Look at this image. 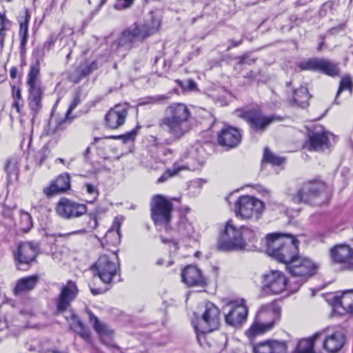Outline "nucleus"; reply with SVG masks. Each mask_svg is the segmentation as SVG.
I'll return each instance as SVG.
<instances>
[{"label": "nucleus", "instance_id": "1", "mask_svg": "<svg viewBox=\"0 0 353 353\" xmlns=\"http://www.w3.org/2000/svg\"><path fill=\"white\" fill-rule=\"evenodd\" d=\"M161 20L152 12L144 23H134L123 31L120 37L113 43L112 50L120 56L124 57L133 44L142 41L146 37L157 32L160 28Z\"/></svg>", "mask_w": 353, "mask_h": 353}, {"label": "nucleus", "instance_id": "2", "mask_svg": "<svg viewBox=\"0 0 353 353\" xmlns=\"http://www.w3.org/2000/svg\"><path fill=\"white\" fill-rule=\"evenodd\" d=\"M190 118L191 112L185 104L173 103L165 108L159 126L170 135L172 141H176L190 131Z\"/></svg>", "mask_w": 353, "mask_h": 353}, {"label": "nucleus", "instance_id": "3", "mask_svg": "<svg viewBox=\"0 0 353 353\" xmlns=\"http://www.w3.org/2000/svg\"><path fill=\"white\" fill-rule=\"evenodd\" d=\"M53 45L54 41L52 39L48 40L42 45L39 46L33 52L35 64L30 67L27 76V84L29 91V106L34 112H37L41 108L43 92L39 79V65Z\"/></svg>", "mask_w": 353, "mask_h": 353}, {"label": "nucleus", "instance_id": "4", "mask_svg": "<svg viewBox=\"0 0 353 353\" xmlns=\"http://www.w3.org/2000/svg\"><path fill=\"white\" fill-rule=\"evenodd\" d=\"M299 243L290 234L272 233L265 236L268 254L286 266L299 254Z\"/></svg>", "mask_w": 353, "mask_h": 353}, {"label": "nucleus", "instance_id": "5", "mask_svg": "<svg viewBox=\"0 0 353 353\" xmlns=\"http://www.w3.org/2000/svg\"><path fill=\"white\" fill-rule=\"evenodd\" d=\"M281 309L276 301L261 305L256 314L255 320L245 334L249 339L264 334L274 327L281 319Z\"/></svg>", "mask_w": 353, "mask_h": 353}, {"label": "nucleus", "instance_id": "6", "mask_svg": "<svg viewBox=\"0 0 353 353\" xmlns=\"http://www.w3.org/2000/svg\"><path fill=\"white\" fill-rule=\"evenodd\" d=\"M202 310L201 319L197 322H193V325L196 333L198 342L203 345L205 335L217 330L220 324L219 310L211 302H206L200 306Z\"/></svg>", "mask_w": 353, "mask_h": 353}, {"label": "nucleus", "instance_id": "7", "mask_svg": "<svg viewBox=\"0 0 353 353\" xmlns=\"http://www.w3.org/2000/svg\"><path fill=\"white\" fill-rule=\"evenodd\" d=\"M286 268L294 279L291 283H296L297 285L294 288L291 283L290 289L292 291H296L306 282L308 278L316 273L317 265L310 259L300 256L298 254Z\"/></svg>", "mask_w": 353, "mask_h": 353}, {"label": "nucleus", "instance_id": "8", "mask_svg": "<svg viewBox=\"0 0 353 353\" xmlns=\"http://www.w3.org/2000/svg\"><path fill=\"white\" fill-rule=\"evenodd\" d=\"M326 190L325 184L320 181L305 183L296 192L289 194L291 201L294 203L317 204L318 199L322 197Z\"/></svg>", "mask_w": 353, "mask_h": 353}, {"label": "nucleus", "instance_id": "9", "mask_svg": "<svg viewBox=\"0 0 353 353\" xmlns=\"http://www.w3.org/2000/svg\"><path fill=\"white\" fill-rule=\"evenodd\" d=\"M96 274L105 283H110L112 279L119 273L120 264L116 252L100 256L93 265Z\"/></svg>", "mask_w": 353, "mask_h": 353}, {"label": "nucleus", "instance_id": "10", "mask_svg": "<svg viewBox=\"0 0 353 353\" xmlns=\"http://www.w3.org/2000/svg\"><path fill=\"white\" fill-rule=\"evenodd\" d=\"M235 113L238 117L245 119L250 128L256 132L262 133L271 123L281 121V117L279 116L265 115L261 110L256 109L237 110Z\"/></svg>", "mask_w": 353, "mask_h": 353}, {"label": "nucleus", "instance_id": "11", "mask_svg": "<svg viewBox=\"0 0 353 353\" xmlns=\"http://www.w3.org/2000/svg\"><path fill=\"white\" fill-rule=\"evenodd\" d=\"M241 227H237L232 220H228L221 233L218 249L222 251L242 250Z\"/></svg>", "mask_w": 353, "mask_h": 353}, {"label": "nucleus", "instance_id": "12", "mask_svg": "<svg viewBox=\"0 0 353 353\" xmlns=\"http://www.w3.org/2000/svg\"><path fill=\"white\" fill-rule=\"evenodd\" d=\"M151 217L157 225H167L171 219L173 205L165 196L156 194L150 203Z\"/></svg>", "mask_w": 353, "mask_h": 353}, {"label": "nucleus", "instance_id": "13", "mask_svg": "<svg viewBox=\"0 0 353 353\" xmlns=\"http://www.w3.org/2000/svg\"><path fill=\"white\" fill-rule=\"evenodd\" d=\"M265 208L264 203L250 196H242L235 203V213L243 219H259Z\"/></svg>", "mask_w": 353, "mask_h": 353}, {"label": "nucleus", "instance_id": "14", "mask_svg": "<svg viewBox=\"0 0 353 353\" xmlns=\"http://www.w3.org/2000/svg\"><path fill=\"white\" fill-rule=\"evenodd\" d=\"M329 254L333 264L339 265L343 270H353V248L350 245L336 244L330 249Z\"/></svg>", "mask_w": 353, "mask_h": 353}, {"label": "nucleus", "instance_id": "15", "mask_svg": "<svg viewBox=\"0 0 353 353\" xmlns=\"http://www.w3.org/2000/svg\"><path fill=\"white\" fill-rule=\"evenodd\" d=\"M55 211L62 219H72L85 214L87 212V206L67 198H62L57 203Z\"/></svg>", "mask_w": 353, "mask_h": 353}, {"label": "nucleus", "instance_id": "16", "mask_svg": "<svg viewBox=\"0 0 353 353\" xmlns=\"http://www.w3.org/2000/svg\"><path fill=\"white\" fill-rule=\"evenodd\" d=\"M263 287L268 293L279 294L286 289L287 278L281 271L270 270L263 276Z\"/></svg>", "mask_w": 353, "mask_h": 353}, {"label": "nucleus", "instance_id": "17", "mask_svg": "<svg viewBox=\"0 0 353 353\" xmlns=\"http://www.w3.org/2000/svg\"><path fill=\"white\" fill-rule=\"evenodd\" d=\"M228 312L225 315L227 324L238 327L246 321L248 309L243 300L231 302L228 305Z\"/></svg>", "mask_w": 353, "mask_h": 353}, {"label": "nucleus", "instance_id": "18", "mask_svg": "<svg viewBox=\"0 0 353 353\" xmlns=\"http://www.w3.org/2000/svg\"><path fill=\"white\" fill-rule=\"evenodd\" d=\"M299 67L303 70L320 71L332 77L338 76L340 72L336 64L323 59H312L300 63Z\"/></svg>", "mask_w": 353, "mask_h": 353}, {"label": "nucleus", "instance_id": "19", "mask_svg": "<svg viewBox=\"0 0 353 353\" xmlns=\"http://www.w3.org/2000/svg\"><path fill=\"white\" fill-rule=\"evenodd\" d=\"M79 290L76 283L72 281H68L67 283L61 288L60 294L57 299V307L59 312L67 310L71 302L76 298Z\"/></svg>", "mask_w": 353, "mask_h": 353}, {"label": "nucleus", "instance_id": "20", "mask_svg": "<svg viewBox=\"0 0 353 353\" xmlns=\"http://www.w3.org/2000/svg\"><path fill=\"white\" fill-rule=\"evenodd\" d=\"M128 106L127 104H117L114 105L105 115V125L110 129H117L122 125L128 114Z\"/></svg>", "mask_w": 353, "mask_h": 353}, {"label": "nucleus", "instance_id": "21", "mask_svg": "<svg viewBox=\"0 0 353 353\" xmlns=\"http://www.w3.org/2000/svg\"><path fill=\"white\" fill-rule=\"evenodd\" d=\"M39 246L33 242H24L21 243L14 252L15 260L19 264L29 265L32 262L38 253Z\"/></svg>", "mask_w": 353, "mask_h": 353}, {"label": "nucleus", "instance_id": "22", "mask_svg": "<svg viewBox=\"0 0 353 353\" xmlns=\"http://www.w3.org/2000/svg\"><path fill=\"white\" fill-rule=\"evenodd\" d=\"M217 140L220 145L232 148L241 142V134L237 128L225 125L219 133Z\"/></svg>", "mask_w": 353, "mask_h": 353}, {"label": "nucleus", "instance_id": "23", "mask_svg": "<svg viewBox=\"0 0 353 353\" xmlns=\"http://www.w3.org/2000/svg\"><path fill=\"white\" fill-rule=\"evenodd\" d=\"M182 281L189 287H203L206 285V279L201 271L196 266H186L181 272Z\"/></svg>", "mask_w": 353, "mask_h": 353}, {"label": "nucleus", "instance_id": "24", "mask_svg": "<svg viewBox=\"0 0 353 353\" xmlns=\"http://www.w3.org/2000/svg\"><path fill=\"white\" fill-rule=\"evenodd\" d=\"M70 188V178L68 174L59 175L50 184L43 188V193L48 197L52 196L55 194L64 192Z\"/></svg>", "mask_w": 353, "mask_h": 353}, {"label": "nucleus", "instance_id": "25", "mask_svg": "<svg viewBox=\"0 0 353 353\" xmlns=\"http://www.w3.org/2000/svg\"><path fill=\"white\" fill-rule=\"evenodd\" d=\"M345 339V335L341 331H335L331 334L326 333L323 347L330 353L337 352L343 347Z\"/></svg>", "mask_w": 353, "mask_h": 353}, {"label": "nucleus", "instance_id": "26", "mask_svg": "<svg viewBox=\"0 0 353 353\" xmlns=\"http://www.w3.org/2000/svg\"><path fill=\"white\" fill-rule=\"evenodd\" d=\"M253 353H286V345L283 342L266 341L253 346Z\"/></svg>", "mask_w": 353, "mask_h": 353}, {"label": "nucleus", "instance_id": "27", "mask_svg": "<svg viewBox=\"0 0 353 353\" xmlns=\"http://www.w3.org/2000/svg\"><path fill=\"white\" fill-rule=\"evenodd\" d=\"M123 218L121 216H116L112 223V227L107 231L104 239L106 243L110 245L117 246L121 242L120 228L123 223Z\"/></svg>", "mask_w": 353, "mask_h": 353}, {"label": "nucleus", "instance_id": "28", "mask_svg": "<svg viewBox=\"0 0 353 353\" xmlns=\"http://www.w3.org/2000/svg\"><path fill=\"white\" fill-rule=\"evenodd\" d=\"M39 281L37 275H32L19 279L17 281L13 292L16 295L26 293L34 288Z\"/></svg>", "mask_w": 353, "mask_h": 353}, {"label": "nucleus", "instance_id": "29", "mask_svg": "<svg viewBox=\"0 0 353 353\" xmlns=\"http://www.w3.org/2000/svg\"><path fill=\"white\" fill-rule=\"evenodd\" d=\"M310 150H319L329 148L327 133L322 132H312L309 136Z\"/></svg>", "mask_w": 353, "mask_h": 353}, {"label": "nucleus", "instance_id": "30", "mask_svg": "<svg viewBox=\"0 0 353 353\" xmlns=\"http://www.w3.org/2000/svg\"><path fill=\"white\" fill-rule=\"evenodd\" d=\"M327 329H325L315 333L312 338L300 341L294 353H315L314 352V341L316 340L320 336L327 332Z\"/></svg>", "mask_w": 353, "mask_h": 353}, {"label": "nucleus", "instance_id": "31", "mask_svg": "<svg viewBox=\"0 0 353 353\" xmlns=\"http://www.w3.org/2000/svg\"><path fill=\"white\" fill-rule=\"evenodd\" d=\"M242 250L247 249L250 244L254 245L259 239L256 229L246 226H241Z\"/></svg>", "mask_w": 353, "mask_h": 353}, {"label": "nucleus", "instance_id": "32", "mask_svg": "<svg viewBox=\"0 0 353 353\" xmlns=\"http://www.w3.org/2000/svg\"><path fill=\"white\" fill-rule=\"evenodd\" d=\"M309 98L308 90L305 87L301 86L294 92V101L299 106L302 108L306 106Z\"/></svg>", "mask_w": 353, "mask_h": 353}, {"label": "nucleus", "instance_id": "33", "mask_svg": "<svg viewBox=\"0 0 353 353\" xmlns=\"http://www.w3.org/2000/svg\"><path fill=\"white\" fill-rule=\"evenodd\" d=\"M71 322L70 323V327L75 332H78L79 335L83 338L87 339L89 336V332L85 329L83 323L79 320L78 316L72 314L70 315Z\"/></svg>", "mask_w": 353, "mask_h": 353}, {"label": "nucleus", "instance_id": "34", "mask_svg": "<svg viewBox=\"0 0 353 353\" xmlns=\"http://www.w3.org/2000/svg\"><path fill=\"white\" fill-rule=\"evenodd\" d=\"M90 321L93 323V327L95 331L100 335L101 339L105 336H110L111 332L108 330L106 326L101 323L97 317L94 316L92 312H89Z\"/></svg>", "mask_w": 353, "mask_h": 353}, {"label": "nucleus", "instance_id": "35", "mask_svg": "<svg viewBox=\"0 0 353 353\" xmlns=\"http://www.w3.org/2000/svg\"><path fill=\"white\" fill-rule=\"evenodd\" d=\"M177 232L181 237L189 239L194 238V228L192 224L185 219L181 221L177 228Z\"/></svg>", "mask_w": 353, "mask_h": 353}, {"label": "nucleus", "instance_id": "36", "mask_svg": "<svg viewBox=\"0 0 353 353\" xmlns=\"http://www.w3.org/2000/svg\"><path fill=\"white\" fill-rule=\"evenodd\" d=\"M10 22L6 17L0 14V50L3 49L5 39L10 34Z\"/></svg>", "mask_w": 353, "mask_h": 353}, {"label": "nucleus", "instance_id": "37", "mask_svg": "<svg viewBox=\"0 0 353 353\" xmlns=\"http://www.w3.org/2000/svg\"><path fill=\"white\" fill-rule=\"evenodd\" d=\"M341 305L348 312L353 313V290L343 293Z\"/></svg>", "mask_w": 353, "mask_h": 353}, {"label": "nucleus", "instance_id": "38", "mask_svg": "<svg viewBox=\"0 0 353 353\" xmlns=\"http://www.w3.org/2000/svg\"><path fill=\"white\" fill-rule=\"evenodd\" d=\"M190 169L188 166H180L178 164H174L172 169L167 170L161 177H159L157 180L158 183H163L165 181L168 179L178 174V172L182 170Z\"/></svg>", "mask_w": 353, "mask_h": 353}, {"label": "nucleus", "instance_id": "39", "mask_svg": "<svg viewBox=\"0 0 353 353\" xmlns=\"http://www.w3.org/2000/svg\"><path fill=\"white\" fill-rule=\"evenodd\" d=\"M21 215V230L26 232L30 231L32 228L33 223L30 214L23 210L20 211Z\"/></svg>", "mask_w": 353, "mask_h": 353}, {"label": "nucleus", "instance_id": "40", "mask_svg": "<svg viewBox=\"0 0 353 353\" xmlns=\"http://www.w3.org/2000/svg\"><path fill=\"white\" fill-rule=\"evenodd\" d=\"M5 170L8 179H11L12 176H17L19 173L18 162L14 159L8 160L6 163Z\"/></svg>", "mask_w": 353, "mask_h": 353}, {"label": "nucleus", "instance_id": "41", "mask_svg": "<svg viewBox=\"0 0 353 353\" xmlns=\"http://www.w3.org/2000/svg\"><path fill=\"white\" fill-rule=\"evenodd\" d=\"M352 87L353 82L352 77L350 75L344 76L340 81L339 88L336 93V97L344 90H349L350 92H352Z\"/></svg>", "mask_w": 353, "mask_h": 353}, {"label": "nucleus", "instance_id": "42", "mask_svg": "<svg viewBox=\"0 0 353 353\" xmlns=\"http://www.w3.org/2000/svg\"><path fill=\"white\" fill-rule=\"evenodd\" d=\"M263 160L274 165H279L284 162V159L272 154L268 148L264 150Z\"/></svg>", "mask_w": 353, "mask_h": 353}, {"label": "nucleus", "instance_id": "43", "mask_svg": "<svg viewBox=\"0 0 353 353\" xmlns=\"http://www.w3.org/2000/svg\"><path fill=\"white\" fill-rule=\"evenodd\" d=\"M168 99V97L166 95H157L154 97H150L145 99H143L139 102V105H150V104H156V103H161L166 100Z\"/></svg>", "mask_w": 353, "mask_h": 353}, {"label": "nucleus", "instance_id": "44", "mask_svg": "<svg viewBox=\"0 0 353 353\" xmlns=\"http://www.w3.org/2000/svg\"><path fill=\"white\" fill-rule=\"evenodd\" d=\"M137 135V132L135 130H132L124 134L119 135V136H112L110 137L111 139H121L123 143H127L131 141H133L135 139Z\"/></svg>", "mask_w": 353, "mask_h": 353}, {"label": "nucleus", "instance_id": "45", "mask_svg": "<svg viewBox=\"0 0 353 353\" xmlns=\"http://www.w3.org/2000/svg\"><path fill=\"white\" fill-rule=\"evenodd\" d=\"M137 135V132L135 130H132L124 134L119 135V136H112L110 137L111 139H121L123 143H127L131 141H133L135 139Z\"/></svg>", "mask_w": 353, "mask_h": 353}, {"label": "nucleus", "instance_id": "46", "mask_svg": "<svg viewBox=\"0 0 353 353\" xmlns=\"http://www.w3.org/2000/svg\"><path fill=\"white\" fill-rule=\"evenodd\" d=\"M134 2V0H117L114 7L117 10H124L130 8Z\"/></svg>", "mask_w": 353, "mask_h": 353}, {"label": "nucleus", "instance_id": "47", "mask_svg": "<svg viewBox=\"0 0 353 353\" xmlns=\"http://www.w3.org/2000/svg\"><path fill=\"white\" fill-rule=\"evenodd\" d=\"M97 68V63L95 61H92L90 63H86L83 68L81 70V74L83 76H87Z\"/></svg>", "mask_w": 353, "mask_h": 353}, {"label": "nucleus", "instance_id": "48", "mask_svg": "<svg viewBox=\"0 0 353 353\" xmlns=\"http://www.w3.org/2000/svg\"><path fill=\"white\" fill-rule=\"evenodd\" d=\"M161 241L163 243L169 244L171 252H175L178 249V243L173 239H168L164 237H161Z\"/></svg>", "mask_w": 353, "mask_h": 353}, {"label": "nucleus", "instance_id": "49", "mask_svg": "<svg viewBox=\"0 0 353 353\" xmlns=\"http://www.w3.org/2000/svg\"><path fill=\"white\" fill-rule=\"evenodd\" d=\"M85 188L86 189L87 192L89 194L92 195L94 196V199L97 197L98 191H97V188L94 185L90 184V183H86V184H85Z\"/></svg>", "mask_w": 353, "mask_h": 353}, {"label": "nucleus", "instance_id": "50", "mask_svg": "<svg viewBox=\"0 0 353 353\" xmlns=\"http://www.w3.org/2000/svg\"><path fill=\"white\" fill-rule=\"evenodd\" d=\"M80 103V99L79 97H76L71 105H70L67 112H66V119L69 117L70 114L72 112V110L77 106V105Z\"/></svg>", "mask_w": 353, "mask_h": 353}, {"label": "nucleus", "instance_id": "51", "mask_svg": "<svg viewBox=\"0 0 353 353\" xmlns=\"http://www.w3.org/2000/svg\"><path fill=\"white\" fill-rule=\"evenodd\" d=\"M12 98L13 101H20L21 99V90L17 86H12Z\"/></svg>", "mask_w": 353, "mask_h": 353}, {"label": "nucleus", "instance_id": "52", "mask_svg": "<svg viewBox=\"0 0 353 353\" xmlns=\"http://www.w3.org/2000/svg\"><path fill=\"white\" fill-rule=\"evenodd\" d=\"M58 130V126L54 124V126L53 125L52 121H50L48 125V129L46 131V135H50L55 133Z\"/></svg>", "mask_w": 353, "mask_h": 353}, {"label": "nucleus", "instance_id": "53", "mask_svg": "<svg viewBox=\"0 0 353 353\" xmlns=\"http://www.w3.org/2000/svg\"><path fill=\"white\" fill-rule=\"evenodd\" d=\"M28 29L27 22L21 23L19 36H28Z\"/></svg>", "mask_w": 353, "mask_h": 353}, {"label": "nucleus", "instance_id": "54", "mask_svg": "<svg viewBox=\"0 0 353 353\" xmlns=\"http://www.w3.org/2000/svg\"><path fill=\"white\" fill-rule=\"evenodd\" d=\"M88 225L92 229H95L98 227V222L95 216H92L90 217V221H89Z\"/></svg>", "mask_w": 353, "mask_h": 353}, {"label": "nucleus", "instance_id": "55", "mask_svg": "<svg viewBox=\"0 0 353 353\" xmlns=\"http://www.w3.org/2000/svg\"><path fill=\"white\" fill-rule=\"evenodd\" d=\"M20 48L21 50H23L27 43L28 36H20Z\"/></svg>", "mask_w": 353, "mask_h": 353}, {"label": "nucleus", "instance_id": "56", "mask_svg": "<svg viewBox=\"0 0 353 353\" xmlns=\"http://www.w3.org/2000/svg\"><path fill=\"white\" fill-rule=\"evenodd\" d=\"M8 327L7 322L5 320L0 319V331L6 329Z\"/></svg>", "mask_w": 353, "mask_h": 353}, {"label": "nucleus", "instance_id": "57", "mask_svg": "<svg viewBox=\"0 0 353 353\" xmlns=\"http://www.w3.org/2000/svg\"><path fill=\"white\" fill-rule=\"evenodd\" d=\"M187 83H188V88L190 90H193L196 87V84L192 80H190V79L188 80Z\"/></svg>", "mask_w": 353, "mask_h": 353}, {"label": "nucleus", "instance_id": "58", "mask_svg": "<svg viewBox=\"0 0 353 353\" xmlns=\"http://www.w3.org/2000/svg\"><path fill=\"white\" fill-rule=\"evenodd\" d=\"M12 107L14 108L17 112H20L19 101H13Z\"/></svg>", "mask_w": 353, "mask_h": 353}, {"label": "nucleus", "instance_id": "59", "mask_svg": "<svg viewBox=\"0 0 353 353\" xmlns=\"http://www.w3.org/2000/svg\"><path fill=\"white\" fill-rule=\"evenodd\" d=\"M38 154L40 156V161H39V165H41V164L46 159V155L43 153H41V152L39 153Z\"/></svg>", "mask_w": 353, "mask_h": 353}, {"label": "nucleus", "instance_id": "60", "mask_svg": "<svg viewBox=\"0 0 353 353\" xmlns=\"http://www.w3.org/2000/svg\"><path fill=\"white\" fill-rule=\"evenodd\" d=\"M91 291L93 294H99L101 293V291L100 290H95V289L91 288Z\"/></svg>", "mask_w": 353, "mask_h": 353}, {"label": "nucleus", "instance_id": "61", "mask_svg": "<svg viewBox=\"0 0 353 353\" xmlns=\"http://www.w3.org/2000/svg\"><path fill=\"white\" fill-rule=\"evenodd\" d=\"M10 76L12 78H15L16 77V70L15 69H12L11 71H10Z\"/></svg>", "mask_w": 353, "mask_h": 353}, {"label": "nucleus", "instance_id": "62", "mask_svg": "<svg viewBox=\"0 0 353 353\" xmlns=\"http://www.w3.org/2000/svg\"><path fill=\"white\" fill-rule=\"evenodd\" d=\"M84 232H85V230H83L74 231V232H71L70 234H81V233H84Z\"/></svg>", "mask_w": 353, "mask_h": 353}, {"label": "nucleus", "instance_id": "63", "mask_svg": "<svg viewBox=\"0 0 353 353\" xmlns=\"http://www.w3.org/2000/svg\"><path fill=\"white\" fill-rule=\"evenodd\" d=\"M57 161H59V162H60L61 163H63V164H64V163H65L64 159H61V158H58V159H57Z\"/></svg>", "mask_w": 353, "mask_h": 353}, {"label": "nucleus", "instance_id": "64", "mask_svg": "<svg viewBox=\"0 0 353 353\" xmlns=\"http://www.w3.org/2000/svg\"><path fill=\"white\" fill-rule=\"evenodd\" d=\"M157 264L158 265H163V260L162 259H159L157 261Z\"/></svg>", "mask_w": 353, "mask_h": 353}]
</instances>
